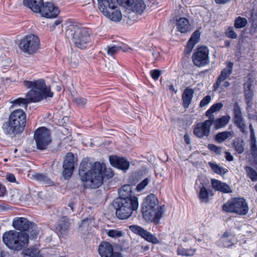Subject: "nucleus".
<instances>
[{"instance_id": "09e8293b", "label": "nucleus", "mask_w": 257, "mask_h": 257, "mask_svg": "<svg viewBox=\"0 0 257 257\" xmlns=\"http://www.w3.org/2000/svg\"><path fill=\"white\" fill-rule=\"evenodd\" d=\"M150 181V178H145L138 184V185L136 187V190L138 192L141 191L148 185Z\"/></svg>"}, {"instance_id": "2eb2a0df", "label": "nucleus", "mask_w": 257, "mask_h": 257, "mask_svg": "<svg viewBox=\"0 0 257 257\" xmlns=\"http://www.w3.org/2000/svg\"><path fill=\"white\" fill-rule=\"evenodd\" d=\"M75 158L72 153H68L65 158L63 164L62 174L64 178L66 179L70 177L74 170Z\"/></svg>"}, {"instance_id": "0e129e2a", "label": "nucleus", "mask_w": 257, "mask_h": 257, "mask_svg": "<svg viewBox=\"0 0 257 257\" xmlns=\"http://www.w3.org/2000/svg\"><path fill=\"white\" fill-rule=\"evenodd\" d=\"M10 206L5 203L0 204V211H6L9 210Z\"/></svg>"}, {"instance_id": "423d86ee", "label": "nucleus", "mask_w": 257, "mask_h": 257, "mask_svg": "<svg viewBox=\"0 0 257 257\" xmlns=\"http://www.w3.org/2000/svg\"><path fill=\"white\" fill-rule=\"evenodd\" d=\"M67 37L71 38L74 45L78 48L84 49L90 40L88 30L86 28L72 25L66 31Z\"/></svg>"}, {"instance_id": "13d9d810", "label": "nucleus", "mask_w": 257, "mask_h": 257, "mask_svg": "<svg viewBox=\"0 0 257 257\" xmlns=\"http://www.w3.org/2000/svg\"><path fill=\"white\" fill-rule=\"evenodd\" d=\"M149 52L151 53V55L155 60H157L159 58L160 53V52L156 49V48L150 49Z\"/></svg>"}, {"instance_id": "412c9836", "label": "nucleus", "mask_w": 257, "mask_h": 257, "mask_svg": "<svg viewBox=\"0 0 257 257\" xmlns=\"http://www.w3.org/2000/svg\"><path fill=\"white\" fill-rule=\"evenodd\" d=\"M109 160L112 166L119 170L126 171L130 167V162L125 158L111 156H109Z\"/></svg>"}, {"instance_id": "a878e982", "label": "nucleus", "mask_w": 257, "mask_h": 257, "mask_svg": "<svg viewBox=\"0 0 257 257\" xmlns=\"http://www.w3.org/2000/svg\"><path fill=\"white\" fill-rule=\"evenodd\" d=\"M200 33L199 31L196 30L191 35L190 38L188 40L187 46L185 48V52L190 53L194 46L198 43L200 39Z\"/></svg>"}, {"instance_id": "f704fd0d", "label": "nucleus", "mask_w": 257, "mask_h": 257, "mask_svg": "<svg viewBox=\"0 0 257 257\" xmlns=\"http://www.w3.org/2000/svg\"><path fill=\"white\" fill-rule=\"evenodd\" d=\"M33 178L38 182L49 186L54 185V182L47 176L42 173H36L33 175Z\"/></svg>"}, {"instance_id": "c756f323", "label": "nucleus", "mask_w": 257, "mask_h": 257, "mask_svg": "<svg viewBox=\"0 0 257 257\" xmlns=\"http://www.w3.org/2000/svg\"><path fill=\"white\" fill-rule=\"evenodd\" d=\"M144 170H139L133 172L128 179V184L132 186H135L145 176Z\"/></svg>"}, {"instance_id": "72a5a7b5", "label": "nucleus", "mask_w": 257, "mask_h": 257, "mask_svg": "<svg viewBox=\"0 0 257 257\" xmlns=\"http://www.w3.org/2000/svg\"><path fill=\"white\" fill-rule=\"evenodd\" d=\"M26 96V98L22 97L17 98L12 101V103L14 106H25L27 107L29 103L34 102V101L32 100L33 97L28 95V92L27 93Z\"/></svg>"}, {"instance_id": "3c124183", "label": "nucleus", "mask_w": 257, "mask_h": 257, "mask_svg": "<svg viewBox=\"0 0 257 257\" xmlns=\"http://www.w3.org/2000/svg\"><path fill=\"white\" fill-rule=\"evenodd\" d=\"M73 102L78 106H84L87 101V99L85 98H83L81 96H77L74 98Z\"/></svg>"}, {"instance_id": "1a4fd4ad", "label": "nucleus", "mask_w": 257, "mask_h": 257, "mask_svg": "<svg viewBox=\"0 0 257 257\" xmlns=\"http://www.w3.org/2000/svg\"><path fill=\"white\" fill-rule=\"evenodd\" d=\"M34 139L37 149L40 151H44L52 142L51 132L45 126L39 127L34 132Z\"/></svg>"}, {"instance_id": "aec40b11", "label": "nucleus", "mask_w": 257, "mask_h": 257, "mask_svg": "<svg viewBox=\"0 0 257 257\" xmlns=\"http://www.w3.org/2000/svg\"><path fill=\"white\" fill-rule=\"evenodd\" d=\"M71 223L66 216H62L56 225V231L59 235L63 236L68 234Z\"/></svg>"}, {"instance_id": "a19ab883", "label": "nucleus", "mask_w": 257, "mask_h": 257, "mask_svg": "<svg viewBox=\"0 0 257 257\" xmlns=\"http://www.w3.org/2000/svg\"><path fill=\"white\" fill-rule=\"evenodd\" d=\"M230 119V117L229 115H224L220 118L216 119L214 121L215 128L217 130L225 126Z\"/></svg>"}, {"instance_id": "6e6552de", "label": "nucleus", "mask_w": 257, "mask_h": 257, "mask_svg": "<svg viewBox=\"0 0 257 257\" xmlns=\"http://www.w3.org/2000/svg\"><path fill=\"white\" fill-rule=\"evenodd\" d=\"M12 225L20 232L28 231L32 238H36L39 234L37 225L25 217H15L13 220Z\"/></svg>"}, {"instance_id": "dca6fc26", "label": "nucleus", "mask_w": 257, "mask_h": 257, "mask_svg": "<svg viewBox=\"0 0 257 257\" xmlns=\"http://www.w3.org/2000/svg\"><path fill=\"white\" fill-rule=\"evenodd\" d=\"M42 16L47 18H55L59 13V10L57 7L52 2L44 3L43 6L39 12Z\"/></svg>"}, {"instance_id": "f03ea898", "label": "nucleus", "mask_w": 257, "mask_h": 257, "mask_svg": "<svg viewBox=\"0 0 257 257\" xmlns=\"http://www.w3.org/2000/svg\"><path fill=\"white\" fill-rule=\"evenodd\" d=\"M27 123V116L25 111L18 109L12 111L8 119L2 125L4 133L10 137L21 135L24 131Z\"/></svg>"}, {"instance_id": "c03bdc74", "label": "nucleus", "mask_w": 257, "mask_h": 257, "mask_svg": "<svg viewBox=\"0 0 257 257\" xmlns=\"http://www.w3.org/2000/svg\"><path fill=\"white\" fill-rule=\"evenodd\" d=\"M122 49V48L121 46L114 45L107 46L105 49L107 55L110 56L114 55Z\"/></svg>"}, {"instance_id": "774afa93", "label": "nucleus", "mask_w": 257, "mask_h": 257, "mask_svg": "<svg viewBox=\"0 0 257 257\" xmlns=\"http://www.w3.org/2000/svg\"><path fill=\"white\" fill-rule=\"evenodd\" d=\"M109 257H123V256L120 252H114L113 250L112 252L110 253V255H109Z\"/></svg>"}, {"instance_id": "052dcab7", "label": "nucleus", "mask_w": 257, "mask_h": 257, "mask_svg": "<svg viewBox=\"0 0 257 257\" xmlns=\"http://www.w3.org/2000/svg\"><path fill=\"white\" fill-rule=\"evenodd\" d=\"M179 238L184 242L192 240L191 236L188 234H182L180 236Z\"/></svg>"}, {"instance_id": "b1692460", "label": "nucleus", "mask_w": 257, "mask_h": 257, "mask_svg": "<svg viewBox=\"0 0 257 257\" xmlns=\"http://www.w3.org/2000/svg\"><path fill=\"white\" fill-rule=\"evenodd\" d=\"M218 242L220 245L229 247L235 244L236 239L234 235L228 231H225L219 239Z\"/></svg>"}, {"instance_id": "680f3d73", "label": "nucleus", "mask_w": 257, "mask_h": 257, "mask_svg": "<svg viewBox=\"0 0 257 257\" xmlns=\"http://www.w3.org/2000/svg\"><path fill=\"white\" fill-rule=\"evenodd\" d=\"M252 84L250 82H246L243 84L244 92L252 91L251 90Z\"/></svg>"}, {"instance_id": "0eeeda50", "label": "nucleus", "mask_w": 257, "mask_h": 257, "mask_svg": "<svg viewBox=\"0 0 257 257\" xmlns=\"http://www.w3.org/2000/svg\"><path fill=\"white\" fill-rule=\"evenodd\" d=\"M222 211L227 213H234L240 215H245L248 211V206L243 198L235 197L228 200L222 206Z\"/></svg>"}, {"instance_id": "9b49d317", "label": "nucleus", "mask_w": 257, "mask_h": 257, "mask_svg": "<svg viewBox=\"0 0 257 257\" xmlns=\"http://www.w3.org/2000/svg\"><path fill=\"white\" fill-rule=\"evenodd\" d=\"M192 61L197 67H203L209 63V50L205 46L198 48L194 52Z\"/></svg>"}, {"instance_id": "f257e3e1", "label": "nucleus", "mask_w": 257, "mask_h": 257, "mask_svg": "<svg viewBox=\"0 0 257 257\" xmlns=\"http://www.w3.org/2000/svg\"><path fill=\"white\" fill-rule=\"evenodd\" d=\"M106 169L104 163L95 162L92 164L88 159L85 158L81 162L79 175L82 182H89L92 188H98L103 183Z\"/></svg>"}, {"instance_id": "ea45409f", "label": "nucleus", "mask_w": 257, "mask_h": 257, "mask_svg": "<svg viewBox=\"0 0 257 257\" xmlns=\"http://www.w3.org/2000/svg\"><path fill=\"white\" fill-rule=\"evenodd\" d=\"M208 165L212 171L215 174L218 175H220L221 176H223L226 173L228 172V170L224 168H223L215 163H213L211 162H209L208 163Z\"/></svg>"}, {"instance_id": "2f4dec72", "label": "nucleus", "mask_w": 257, "mask_h": 257, "mask_svg": "<svg viewBox=\"0 0 257 257\" xmlns=\"http://www.w3.org/2000/svg\"><path fill=\"white\" fill-rule=\"evenodd\" d=\"M191 30V25L189 20L182 18L178 20V31L181 33H186Z\"/></svg>"}, {"instance_id": "37998d69", "label": "nucleus", "mask_w": 257, "mask_h": 257, "mask_svg": "<svg viewBox=\"0 0 257 257\" xmlns=\"http://www.w3.org/2000/svg\"><path fill=\"white\" fill-rule=\"evenodd\" d=\"M244 170L247 176L252 182L257 181V172L250 166H245Z\"/></svg>"}, {"instance_id": "4be33fe9", "label": "nucleus", "mask_w": 257, "mask_h": 257, "mask_svg": "<svg viewBox=\"0 0 257 257\" xmlns=\"http://www.w3.org/2000/svg\"><path fill=\"white\" fill-rule=\"evenodd\" d=\"M211 127L205 122H199L195 125L193 133L197 138H202L208 137L210 132Z\"/></svg>"}, {"instance_id": "79ce46f5", "label": "nucleus", "mask_w": 257, "mask_h": 257, "mask_svg": "<svg viewBox=\"0 0 257 257\" xmlns=\"http://www.w3.org/2000/svg\"><path fill=\"white\" fill-rule=\"evenodd\" d=\"M232 145L235 151L238 154H242L244 150L245 143L244 141L240 138H237L233 142Z\"/></svg>"}, {"instance_id": "864d4df0", "label": "nucleus", "mask_w": 257, "mask_h": 257, "mask_svg": "<svg viewBox=\"0 0 257 257\" xmlns=\"http://www.w3.org/2000/svg\"><path fill=\"white\" fill-rule=\"evenodd\" d=\"M150 75L154 80H158L161 75V71L159 69H153L150 71Z\"/></svg>"}, {"instance_id": "7c9ffc66", "label": "nucleus", "mask_w": 257, "mask_h": 257, "mask_svg": "<svg viewBox=\"0 0 257 257\" xmlns=\"http://www.w3.org/2000/svg\"><path fill=\"white\" fill-rule=\"evenodd\" d=\"M132 193V186L128 184L124 185L118 190V198H124L128 199H134V197H136L133 195Z\"/></svg>"}, {"instance_id": "6ab92c4d", "label": "nucleus", "mask_w": 257, "mask_h": 257, "mask_svg": "<svg viewBox=\"0 0 257 257\" xmlns=\"http://www.w3.org/2000/svg\"><path fill=\"white\" fill-rule=\"evenodd\" d=\"M233 112L234 123L242 133H244L245 125L240 107L237 102L233 104Z\"/></svg>"}, {"instance_id": "4d7b16f0", "label": "nucleus", "mask_w": 257, "mask_h": 257, "mask_svg": "<svg viewBox=\"0 0 257 257\" xmlns=\"http://www.w3.org/2000/svg\"><path fill=\"white\" fill-rule=\"evenodd\" d=\"M223 106V104L221 102L215 103L209 108V111L215 112L221 109Z\"/></svg>"}, {"instance_id": "58836bf2", "label": "nucleus", "mask_w": 257, "mask_h": 257, "mask_svg": "<svg viewBox=\"0 0 257 257\" xmlns=\"http://www.w3.org/2000/svg\"><path fill=\"white\" fill-rule=\"evenodd\" d=\"M232 131H224L218 133L215 136V141L218 143H221L226 139L231 138L233 136Z\"/></svg>"}, {"instance_id": "c85d7f7f", "label": "nucleus", "mask_w": 257, "mask_h": 257, "mask_svg": "<svg viewBox=\"0 0 257 257\" xmlns=\"http://www.w3.org/2000/svg\"><path fill=\"white\" fill-rule=\"evenodd\" d=\"M211 184L214 189L223 193H229L231 192L228 185L216 179L211 180Z\"/></svg>"}, {"instance_id": "7ed1b4c3", "label": "nucleus", "mask_w": 257, "mask_h": 257, "mask_svg": "<svg viewBox=\"0 0 257 257\" xmlns=\"http://www.w3.org/2000/svg\"><path fill=\"white\" fill-rule=\"evenodd\" d=\"M141 210L146 221L158 224L165 211V206L159 205L157 197L150 194L142 203Z\"/></svg>"}, {"instance_id": "ddd939ff", "label": "nucleus", "mask_w": 257, "mask_h": 257, "mask_svg": "<svg viewBox=\"0 0 257 257\" xmlns=\"http://www.w3.org/2000/svg\"><path fill=\"white\" fill-rule=\"evenodd\" d=\"M129 228L132 232L140 236L149 242L153 244H158L159 243V240L155 236L141 226L137 225H132L129 226Z\"/></svg>"}, {"instance_id": "6e6d98bb", "label": "nucleus", "mask_w": 257, "mask_h": 257, "mask_svg": "<svg viewBox=\"0 0 257 257\" xmlns=\"http://www.w3.org/2000/svg\"><path fill=\"white\" fill-rule=\"evenodd\" d=\"M211 97L209 95L205 96L200 102L199 107L202 108L208 105L211 101Z\"/></svg>"}, {"instance_id": "338daca9", "label": "nucleus", "mask_w": 257, "mask_h": 257, "mask_svg": "<svg viewBox=\"0 0 257 257\" xmlns=\"http://www.w3.org/2000/svg\"><path fill=\"white\" fill-rule=\"evenodd\" d=\"M225 155V157L227 161L230 162L233 160V157L230 153L226 152Z\"/></svg>"}, {"instance_id": "49530a36", "label": "nucleus", "mask_w": 257, "mask_h": 257, "mask_svg": "<svg viewBox=\"0 0 257 257\" xmlns=\"http://www.w3.org/2000/svg\"><path fill=\"white\" fill-rule=\"evenodd\" d=\"M196 249L190 248V249L184 248H178V255H182L187 256H192L194 254Z\"/></svg>"}, {"instance_id": "69168bd1", "label": "nucleus", "mask_w": 257, "mask_h": 257, "mask_svg": "<svg viewBox=\"0 0 257 257\" xmlns=\"http://www.w3.org/2000/svg\"><path fill=\"white\" fill-rule=\"evenodd\" d=\"M245 100L252 99L253 93L252 91L244 92Z\"/></svg>"}, {"instance_id": "20e7f679", "label": "nucleus", "mask_w": 257, "mask_h": 257, "mask_svg": "<svg viewBox=\"0 0 257 257\" xmlns=\"http://www.w3.org/2000/svg\"><path fill=\"white\" fill-rule=\"evenodd\" d=\"M28 233L18 232L15 230L6 231L3 235L2 240L6 246L11 250L20 251L29 244Z\"/></svg>"}, {"instance_id": "603ef678", "label": "nucleus", "mask_w": 257, "mask_h": 257, "mask_svg": "<svg viewBox=\"0 0 257 257\" xmlns=\"http://www.w3.org/2000/svg\"><path fill=\"white\" fill-rule=\"evenodd\" d=\"M208 149L217 155H220L221 153V148L214 144H209Z\"/></svg>"}, {"instance_id": "bf43d9fd", "label": "nucleus", "mask_w": 257, "mask_h": 257, "mask_svg": "<svg viewBox=\"0 0 257 257\" xmlns=\"http://www.w3.org/2000/svg\"><path fill=\"white\" fill-rule=\"evenodd\" d=\"M215 116L214 115H209V117H208V119L205 120L204 122L206 123L210 127L211 125L214 124V121H215Z\"/></svg>"}, {"instance_id": "f3484780", "label": "nucleus", "mask_w": 257, "mask_h": 257, "mask_svg": "<svg viewBox=\"0 0 257 257\" xmlns=\"http://www.w3.org/2000/svg\"><path fill=\"white\" fill-rule=\"evenodd\" d=\"M233 63L228 61L226 63V67L223 68L218 77L216 82L213 85V90L216 91L220 86L221 83L228 78L232 72Z\"/></svg>"}, {"instance_id": "cd10ccee", "label": "nucleus", "mask_w": 257, "mask_h": 257, "mask_svg": "<svg viewBox=\"0 0 257 257\" xmlns=\"http://www.w3.org/2000/svg\"><path fill=\"white\" fill-rule=\"evenodd\" d=\"M113 250L112 245L107 241L101 242L98 249L99 254L101 257H109Z\"/></svg>"}, {"instance_id": "8fccbe9b", "label": "nucleus", "mask_w": 257, "mask_h": 257, "mask_svg": "<svg viewBox=\"0 0 257 257\" xmlns=\"http://www.w3.org/2000/svg\"><path fill=\"white\" fill-rule=\"evenodd\" d=\"M107 234L110 237L116 238L122 236L123 233L121 231H118L115 229H109L108 230Z\"/></svg>"}, {"instance_id": "39448f33", "label": "nucleus", "mask_w": 257, "mask_h": 257, "mask_svg": "<svg viewBox=\"0 0 257 257\" xmlns=\"http://www.w3.org/2000/svg\"><path fill=\"white\" fill-rule=\"evenodd\" d=\"M24 85L27 88H31L28 91V95L33 97L34 102H39L47 97H52L53 93L50 88L46 86L45 81L40 79L35 81L25 80Z\"/></svg>"}, {"instance_id": "f8f14e48", "label": "nucleus", "mask_w": 257, "mask_h": 257, "mask_svg": "<svg viewBox=\"0 0 257 257\" xmlns=\"http://www.w3.org/2000/svg\"><path fill=\"white\" fill-rule=\"evenodd\" d=\"M117 4L127 10L141 14L146 8L144 0H116Z\"/></svg>"}, {"instance_id": "c9c22d12", "label": "nucleus", "mask_w": 257, "mask_h": 257, "mask_svg": "<svg viewBox=\"0 0 257 257\" xmlns=\"http://www.w3.org/2000/svg\"><path fill=\"white\" fill-rule=\"evenodd\" d=\"M177 26V15L174 13L168 24V27L171 31V34L172 37L170 38L173 41H175V36L177 35V28L175 29V27Z\"/></svg>"}, {"instance_id": "a211bd4d", "label": "nucleus", "mask_w": 257, "mask_h": 257, "mask_svg": "<svg viewBox=\"0 0 257 257\" xmlns=\"http://www.w3.org/2000/svg\"><path fill=\"white\" fill-rule=\"evenodd\" d=\"M194 188L196 192H198V196L200 201L203 203H208L211 191L206 188L205 184L203 183L201 179L196 180Z\"/></svg>"}, {"instance_id": "5701e85b", "label": "nucleus", "mask_w": 257, "mask_h": 257, "mask_svg": "<svg viewBox=\"0 0 257 257\" xmlns=\"http://www.w3.org/2000/svg\"><path fill=\"white\" fill-rule=\"evenodd\" d=\"M98 8L102 14L108 15V12L117 8L115 2L113 0H97Z\"/></svg>"}, {"instance_id": "e433bc0d", "label": "nucleus", "mask_w": 257, "mask_h": 257, "mask_svg": "<svg viewBox=\"0 0 257 257\" xmlns=\"http://www.w3.org/2000/svg\"><path fill=\"white\" fill-rule=\"evenodd\" d=\"M104 16L115 22H119L122 19V15L120 11L117 8L112 10L108 12V15H105Z\"/></svg>"}, {"instance_id": "9d476101", "label": "nucleus", "mask_w": 257, "mask_h": 257, "mask_svg": "<svg viewBox=\"0 0 257 257\" xmlns=\"http://www.w3.org/2000/svg\"><path fill=\"white\" fill-rule=\"evenodd\" d=\"M39 38L34 34L25 36L19 43L20 49L25 53L32 55L36 53L40 47Z\"/></svg>"}, {"instance_id": "473e14b6", "label": "nucleus", "mask_w": 257, "mask_h": 257, "mask_svg": "<svg viewBox=\"0 0 257 257\" xmlns=\"http://www.w3.org/2000/svg\"><path fill=\"white\" fill-rule=\"evenodd\" d=\"M115 209L116 217L119 219L122 220L127 219L132 215L133 211L137 210L130 208L127 210V209L123 208H115Z\"/></svg>"}, {"instance_id": "a18cd8bd", "label": "nucleus", "mask_w": 257, "mask_h": 257, "mask_svg": "<svg viewBox=\"0 0 257 257\" xmlns=\"http://www.w3.org/2000/svg\"><path fill=\"white\" fill-rule=\"evenodd\" d=\"M247 24V21L246 18L238 17L234 20V26L236 29H241L244 27Z\"/></svg>"}, {"instance_id": "de8ad7c7", "label": "nucleus", "mask_w": 257, "mask_h": 257, "mask_svg": "<svg viewBox=\"0 0 257 257\" xmlns=\"http://www.w3.org/2000/svg\"><path fill=\"white\" fill-rule=\"evenodd\" d=\"M225 36L230 39H235L237 38V34L235 32L232 26L229 27L225 31Z\"/></svg>"}, {"instance_id": "bb28decb", "label": "nucleus", "mask_w": 257, "mask_h": 257, "mask_svg": "<svg viewBox=\"0 0 257 257\" xmlns=\"http://www.w3.org/2000/svg\"><path fill=\"white\" fill-rule=\"evenodd\" d=\"M194 91L193 89L190 88H186L184 89L182 95V105L185 109H187L193 97Z\"/></svg>"}, {"instance_id": "4468645a", "label": "nucleus", "mask_w": 257, "mask_h": 257, "mask_svg": "<svg viewBox=\"0 0 257 257\" xmlns=\"http://www.w3.org/2000/svg\"><path fill=\"white\" fill-rule=\"evenodd\" d=\"M112 205L114 208H125L127 210L130 208L137 209L139 206L138 199L134 197L133 199H128L124 198H117L113 202Z\"/></svg>"}, {"instance_id": "e2e57ef3", "label": "nucleus", "mask_w": 257, "mask_h": 257, "mask_svg": "<svg viewBox=\"0 0 257 257\" xmlns=\"http://www.w3.org/2000/svg\"><path fill=\"white\" fill-rule=\"evenodd\" d=\"M6 178L10 182H15L16 181L15 176L12 173H8L7 175Z\"/></svg>"}, {"instance_id": "4c0bfd02", "label": "nucleus", "mask_w": 257, "mask_h": 257, "mask_svg": "<svg viewBox=\"0 0 257 257\" xmlns=\"http://www.w3.org/2000/svg\"><path fill=\"white\" fill-rule=\"evenodd\" d=\"M24 257H42L40 251L35 247H29L24 249L23 252Z\"/></svg>"}, {"instance_id": "393cba45", "label": "nucleus", "mask_w": 257, "mask_h": 257, "mask_svg": "<svg viewBox=\"0 0 257 257\" xmlns=\"http://www.w3.org/2000/svg\"><path fill=\"white\" fill-rule=\"evenodd\" d=\"M23 4L34 12L39 13L44 2L43 0H23Z\"/></svg>"}, {"instance_id": "5fc2aeb1", "label": "nucleus", "mask_w": 257, "mask_h": 257, "mask_svg": "<svg viewBox=\"0 0 257 257\" xmlns=\"http://www.w3.org/2000/svg\"><path fill=\"white\" fill-rule=\"evenodd\" d=\"M250 151L252 157L257 159V145L256 143H250Z\"/></svg>"}]
</instances>
